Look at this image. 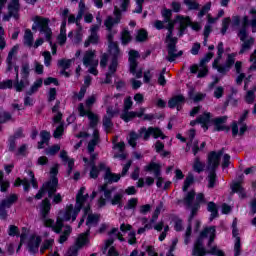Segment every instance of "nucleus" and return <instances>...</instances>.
Returning a JSON list of instances; mask_svg holds the SVG:
<instances>
[{
  "instance_id": "f257e3e1",
  "label": "nucleus",
  "mask_w": 256,
  "mask_h": 256,
  "mask_svg": "<svg viewBox=\"0 0 256 256\" xmlns=\"http://www.w3.org/2000/svg\"><path fill=\"white\" fill-rule=\"evenodd\" d=\"M87 199H89V194H85V187H81L76 195V205L73 207V204H70L66 207L65 210L59 212V219L56 221L53 231L55 233H61L63 229V221H75L77 219V215L83 209L84 216L80 220L78 227H81L83 223H85V217H87L86 225L88 227H93L99 223V216L95 214H91V207L87 204Z\"/></svg>"
},
{
  "instance_id": "f03ea898",
  "label": "nucleus",
  "mask_w": 256,
  "mask_h": 256,
  "mask_svg": "<svg viewBox=\"0 0 256 256\" xmlns=\"http://www.w3.org/2000/svg\"><path fill=\"white\" fill-rule=\"evenodd\" d=\"M215 237H217L215 226L204 228L194 242L193 249L204 251L208 253V255L225 256L223 250L219 249L217 245H213Z\"/></svg>"
},
{
  "instance_id": "7ed1b4c3",
  "label": "nucleus",
  "mask_w": 256,
  "mask_h": 256,
  "mask_svg": "<svg viewBox=\"0 0 256 256\" xmlns=\"http://www.w3.org/2000/svg\"><path fill=\"white\" fill-rule=\"evenodd\" d=\"M163 17V23H167L165 29H167L166 40L177 39V37H173V31H175V25L178 30V37H183L185 35V31H187V27H189V17L177 15L174 20H171L173 12L169 9L164 8L161 12Z\"/></svg>"
},
{
  "instance_id": "20e7f679",
  "label": "nucleus",
  "mask_w": 256,
  "mask_h": 256,
  "mask_svg": "<svg viewBox=\"0 0 256 256\" xmlns=\"http://www.w3.org/2000/svg\"><path fill=\"white\" fill-rule=\"evenodd\" d=\"M154 137V139H159V137H161V139H165L167 136L163 135V131H161V129L157 128V127H142L138 130V134L135 131H132L129 133L128 136V144L130 145V147H133L135 149V147H137V141L139 139H141V137H143L144 141H149V138Z\"/></svg>"
},
{
  "instance_id": "39448f33",
  "label": "nucleus",
  "mask_w": 256,
  "mask_h": 256,
  "mask_svg": "<svg viewBox=\"0 0 256 256\" xmlns=\"http://www.w3.org/2000/svg\"><path fill=\"white\" fill-rule=\"evenodd\" d=\"M98 191L100 193L104 192V197H105V198H103V196H101L99 198V200H98L99 207H105V205H107V201L109 203H111L112 205H117V207H119V209H121V207H123V190L115 193V191H117L116 187L107 189V184H104V185L98 187Z\"/></svg>"
},
{
  "instance_id": "423d86ee",
  "label": "nucleus",
  "mask_w": 256,
  "mask_h": 256,
  "mask_svg": "<svg viewBox=\"0 0 256 256\" xmlns=\"http://www.w3.org/2000/svg\"><path fill=\"white\" fill-rule=\"evenodd\" d=\"M249 25V17L244 16L242 20V27L238 30V37L241 41L239 55H245V53H249L251 49H253V45H255V38L249 36V32L247 31V26Z\"/></svg>"
},
{
  "instance_id": "0eeeda50",
  "label": "nucleus",
  "mask_w": 256,
  "mask_h": 256,
  "mask_svg": "<svg viewBox=\"0 0 256 256\" xmlns=\"http://www.w3.org/2000/svg\"><path fill=\"white\" fill-rule=\"evenodd\" d=\"M223 155V149L215 152L212 151L208 154V162H207V171H209L208 175V188L213 189L215 187V183H217V167H219V163L221 161V157Z\"/></svg>"
},
{
  "instance_id": "6e6552de",
  "label": "nucleus",
  "mask_w": 256,
  "mask_h": 256,
  "mask_svg": "<svg viewBox=\"0 0 256 256\" xmlns=\"http://www.w3.org/2000/svg\"><path fill=\"white\" fill-rule=\"evenodd\" d=\"M217 58L214 60L212 67L213 69H217L218 73H221L222 75H225L229 69H231V66L235 63V54H229L226 64L221 65L219 62L221 61L223 57V53H225V49L223 48V42H219L217 46Z\"/></svg>"
},
{
  "instance_id": "1a4fd4ad",
  "label": "nucleus",
  "mask_w": 256,
  "mask_h": 256,
  "mask_svg": "<svg viewBox=\"0 0 256 256\" xmlns=\"http://www.w3.org/2000/svg\"><path fill=\"white\" fill-rule=\"evenodd\" d=\"M131 229H133V226H131V224H125V223H122L120 225L121 232L119 231V228H112V230L108 233L110 239L106 240L103 253H105L107 249H109V247H111V245L115 243V239H118L119 241H125V238H123V235H125L127 231H131Z\"/></svg>"
},
{
  "instance_id": "9d476101",
  "label": "nucleus",
  "mask_w": 256,
  "mask_h": 256,
  "mask_svg": "<svg viewBox=\"0 0 256 256\" xmlns=\"http://www.w3.org/2000/svg\"><path fill=\"white\" fill-rule=\"evenodd\" d=\"M34 23L39 25L40 33L45 35L46 41L50 43L52 47V55H57V47L53 45V42H51V36L53 35V32L51 31V28H49V19L36 16L34 18Z\"/></svg>"
},
{
  "instance_id": "9b49d317",
  "label": "nucleus",
  "mask_w": 256,
  "mask_h": 256,
  "mask_svg": "<svg viewBox=\"0 0 256 256\" xmlns=\"http://www.w3.org/2000/svg\"><path fill=\"white\" fill-rule=\"evenodd\" d=\"M57 185H59V180L57 177L53 176L50 180L42 185L38 193L35 195V199H43V195L48 193V197L51 198L55 193H57Z\"/></svg>"
},
{
  "instance_id": "f8f14e48",
  "label": "nucleus",
  "mask_w": 256,
  "mask_h": 256,
  "mask_svg": "<svg viewBox=\"0 0 256 256\" xmlns=\"http://www.w3.org/2000/svg\"><path fill=\"white\" fill-rule=\"evenodd\" d=\"M77 111L80 117H88L89 127L97 131V125L99 124V116L91 110H85V104H78Z\"/></svg>"
},
{
  "instance_id": "ddd939ff",
  "label": "nucleus",
  "mask_w": 256,
  "mask_h": 256,
  "mask_svg": "<svg viewBox=\"0 0 256 256\" xmlns=\"http://www.w3.org/2000/svg\"><path fill=\"white\" fill-rule=\"evenodd\" d=\"M19 200V196L17 194H11L10 196L2 199L0 201V218L5 220L9 215L7 214V209H11L15 203Z\"/></svg>"
},
{
  "instance_id": "4468645a",
  "label": "nucleus",
  "mask_w": 256,
  "mask_h": 256,
  "mask_svg": "<svg viewBox=\"0 0 256 256\" xmlns=\"http://www.w3.org/2000/svg\"><path fill=\"white\" fill-rule=\"evenodd\" d=\"M177 41L178 39H171L166 40V49L168 56H166V60L169 61V63H173L177 57H181L183 55V51H177Z\"/></svg>"
},
{
  "instance_id": "2eb2a0df",
  "label": "nucleus",
  "mask_w": 256,
  "mask_h": 256,
  "mask_svg": "<svg viewBox=\"0 0 256 256\" xmlns=\"http://www.w3.org/2000/svg\"><path fill=\"white\" fill-rule=\"evenodd\" d=\"M88 235L89 229L86 231V233H82L78 236L75 245L70 247V249L68 250V256H77V253H79V249L89 243V238H87Z\"/></svg>"
},
{
  "instance_id": "dca6fc26",
  "label": "nucleus",
  "mask_w": 256,
  "mask_h": 256,
  "mask_svg": "<svg viewBox=\"0 0 256 256\" xmlns=\"http://www.w3.org/2000/svg\"><path fill=\"white\" fill-rule=\"evenodd\" d=\"M100 171H105L104 180L106 183H117L121 179V174L111 172V168L107 167L104 162L99 164Z\"/></svg>"
},
{
  "instance_id": "f3484780",
  "label": "nucleus",
  "mask_w": 256,
  "mask_h": 256,
  "mask_svg": "<svg viewBox=\"0 0 256 256\" xmlns=\"http://www.w3.org/2000/svg\"><path fill=\"white\" fill-rule=\"evenodd\" d=\"M21 6L19 5V0H12L8 5V15H4L3 21H10L11 17L16 20L19 19V9Z\"/></svg>"
},
{
  "instance_id": "a211bd4d",
  "label": "nucleus",
  "mask_w": 256,
  "mask_h": 256,
  "mask_svg": "<svg viewBox=\"0 0 256 256\" xmlns=\"http://www.w3.org/2000/svg\"><path fill=\"white\" fill-rule=\"evenodd\" d=\"M114 15L115 18H113L112 16H108L104 21V25L108 31H112L115 25H119V23H121V10H119L117 6L114 7Z\"/></svg>"
},
{
  "instance_id": "6ab92c4d",
  "label": "nucleus",
  "mask_w": 256,
  "mask_h": 256,
  "mask_svg": "<svg viewBox=\"0 0 256 256\" xmlns=\"http://www.w3.org/2000/svg\"><path fill=\"white\" fill-rule=\"evenodd\" d=\"M145 171H154V176L157 179V187H163V177H161V164L151 162L149 165L145 167Z\"/></svg>"
},
{
  "instance_id": "aec40b11",
  "label": "nucleus",
  "mask_w": 256,
  "mask_h": 256,
  "mask_svg": "<svg viewBox=\"0 0 256 256\" xmlns=\"http://www.w3.org/2000/svg\"><path fill=\"white\" fill-rule=\"evenodd\" d=\"M83 65L85 67H98L99 60L95 59V51L88 50L85 52L83 57Z\"/></svg>"
},
{
  "instance_id": "412c9836",
  "label": "nucleus",
  "mask_w": 256,
  "mask_h": 256,
  "mask_svg": "<svg viewBox=\"0 0 256 256\" xmlns=\"http://www.w3.org/2000/svg\"><path fill=\"white\" fill-rule=\"evenodd\" d=\"M183 105H185V96L183 95H176L173 96L169 101H168V107L170 109H177V111H179L180 109H182Z\"/></svg>"
},
{
  "instance_id": "4be33fe9",
  "label": "nucleus",
  "mask_w": 256,
  "mask_h": 256,
  "mask_svg": "<svg viewBox=\"0 0 256 256\" xmlns=\"http://www.w3.org/2000/svg\"><path fill=\"white\" fill-rule=\"evenodd\" d=\"M214 124V131H229V127L225 126L227 123V116H221L212 120Z\"/></svg>"
},
{
  "instance_id": "5701e85b",
  "label": "nucleus",
  "mask_w": 256,
  "mask_h": 256,
  "mask_svg": "<svg viewBox=\"0 0 256 256\" xmlns=\"http://www.w3.org/2000/svg\"><path fill=\"white\" fill-rule=\"evenodd\" d=\"M137 59H139V52L136 50H131L129 52V63H130V73H132V75H135L136 71H137Z\"/></svg>"
},
{
  "instance_id": "b1692460",
  "label": "nucleus",
  "mask_w": 256,
  "mask_h": 256,
  "mask_svg": "<svg viewBox=\"0 0 256 256\" xmlns=\"http://www.w3.org/2000/svg\"><path fill=\"white\" fill-rule=\"evenodd\" d=\"M232 235L235 237V244H234V256L241 255V238L239 237V229L232 228Z\"/></svg>"
},
{
  "instance_id": "393cba45",
  "label": "nucleus",
  "mask_w": 256,
  "mask_h": 256,
  "mask_svg": "<svg viewBox=\"0 0 256 256\" xmlns=\"http://www.w3.org/2000/svg\"><path fill=\"white\" fill-rule=\"evenodd\" d=\"M39 245H41V237L32 236L28 242V251L37 253V251H39Z\"/></svg>"
},
{
  "instance_id": "a878e982",
  "label": "nucleus",
  "mask_w": 256,
  "mask_h": 256,
  "mask_svg": "<svg viewBox=\"0 0 256 256\" xmlns=\"http://www.w3.org/2000/svg\"><path fill=\"white\" fill-rule=\"evenodd\" d=\"M97 145H99V130H94L93 139L89 141L87 146V151L89 155L95 152V147H97Z\"/></svg>"
},
{
  "instance_id": "bb28decb",
  "label": "nucleus",
  "mask_w": 256,
  "mask_h": 256,
  "mask_svg": "<svg viewBox=\"0 0 256 256\" xmlns=\"http://www.w3.org/2000/svg\"><path fill=\"white\" fill-rule=\"evenodd\" d=\"M60 158L64 163H68V170H67V175H71L73 172V167L75 166V160L69 159V156L67 155V151L62 150L60 152Z\"/></svg>"
},
{
  "instance_id": "cd10ccee",
  "label": "nucleus",
  "mask_w": 256,
  "mask_h": 256,
  "mask_svg": "<svg viewBox=\"0 0 256 256\" xmlns=\"http://www.w3.org/2000/svg\"><path fill=\"white\" fill-rule=\"evenodd\" d=\"M51 211V201H49L48 198H45L41 204H40V213L43 219L49 215V212Z\"/></svg>"
},
{
  "instance_id": "c85d7f7f",
  "label": "nucleus",
  "mask_w": 256,
  "mask_h": 256,
  "mask_svg": "<svg viewBox=\"0 0 256 256\" xmlns=\"http://www.w3.org/2000/svg\"><path fill=\"white\" fill-rule=\"evenodd\" d=\"M188 139L190 141V143H192V153L194 155H197V153H199V141L195 140L193 141V139H195V129H191L189 132H188Z\"/></svg>"
},
{
  "instance_id": "c756f323",
  "label": "nucleus",
  "mask_w": 256,
  "mask_h": 256,
  "mask_svg": "<svg viewBox=\"0 0 256 256\" xmlns=\"http://www.w3.org/2000/svg\"><path fill=\"white\" fill-rule=\"evenodd\" d=\"M197 121L202 125L204 131H207V129H209V126H207V124L211 121V113H203L197 118Z\"/></svg>"
},
{
  "instance_id": "7c9ffc66",
  "label": "nucleus",
  "mask_w": 256,
  "mask_h": 256,
  "mask_svg": "<svg viewBox=\"0 0 256 256\" xmlns=\"http://www.w3.org/2000/svg\"><path fill=\"white\" fill-rule=\"evenodd\" d=\"M109 53L112 59H119L121 57V50L117 43H112L108 45Z\"/></svg>"
},
{
  "instance_id": "2f4dec72",
  "label": "nucleus",
  "mask_w": 256,
  "mask_h": 256,
  "mask_svg": "<svg viewBox=\"0 0 256 256\" xmlns=\"http://www.w3.org/2000/svg\"><path fill=\"white\" fill-rule=\"evenodd\" d=\"M29 85V79L27 78H21L19 81V78H16V82L14 83V88L18 93H21L25 87H28Z\"/></svg>"
},
{
  "instance_id": "473e14b6",
  "label": "nucleus",
  "mask_w": 256,
  "mask_h": 256,
  "mask_svg": "<svg viewBox=\"0 0 256 256\" xmlns=\"http://www.w3.org/2000/svg\"><path fill=\"white\" fill-rule=\"evenodd\" d=\"M41 141L38 142V149H43V145L46 143H49V140L51 139V133L47 132L46 130H43L40 132Z\"/></svg>"
},
{
  "instance_id": "72a5a7b5",
  "label": "nucleus",
  "mask_w": 256,
  "mask_h": 256,
  "mask_svg": "<svg viewBox=\"0 0 256 256\" xmlns=\"http://www.w3.org/2000/svg\"><path fill=\"white\" fill-rule=\"evenodd\" d=\"M208 211L211 213L210 215V221H213V219L219 217V210L217 209V204L214 202L208 203Z\"/></svg>"
},
{
  "instance_id": "f704fd0d",
  "label": "nucleus",
  "mask_w": 256,
  "mask_h": 256,
  "mask_svg": "<svg viewBox=\"0 0 256 256\" xmlns=\"http://www.w3.org/2000/svg\"><path fill=\"white\" fill-rule=\"evenodd\" d=\"M232 193H238L241 199H245V197H247L245 194V189H243V186H241L239 182L232 185Z\"/></svg>"
},
{
  "instance_id": "c9c22d12",
  "label": "nucleus",
  "mask_w": 256,
  "mask_h": 256,
  "mask_svg": "<svg viewBox=\"0 0 256 256\" xmlns=\"http://www.w3.org/2000/svg\"><path fill=\"white\" fill-rule=\"evenodd\" d=\"M33 32L31 30L27 29L24 33V45L26 47H33Z\"/></svg>"
},
{
  "instance_id": "e433bc0d",
  "label": "nucleus",
  "mask_w": 256,
  "mask_h": 256,
  "mask_svg": "<svg viewBox=\"0 0 256 256\" xmlns=\"http://www.w3.org/2000/svg\"><path fill=\"white\" fill-rule=\"evenodd\" d=\"M42 85H43V79L36 80L31 86V88L26 92V95H33V93H37V91H39Z\"/></svg>"
},
{
  "instance_id": "4c0bfd02",
  "label": "nucleus",
  "mask_w": 256,
  "mask_h": 256,
  "mask_svg": "<svg viewBox=\"0 0 256 256\" xmlns=\"http://www.w3.org/2000/svg\"><path fill=\"white\" fill-rule=\"evenodd\" d=\"M120 117L123 119V121H125V123H129V121L137 117V112H129V110H124Z\"/></svg>"
},
{
  "instance_id": "58836bf2",
  "label": "nucleus",
  "mask_w": 256,
  "mask_h": 256,
  "mask_svg": "<svg viewBox=\"0 0 256 256\" xmlns=\"http://www.w3.org/2000/svg\"><path fill=\"white\" fill-rule=\"evenodd\" d=\"M71 226H65L63 233L60 235L59 243L63 244L67 239H69V235H71Z\"/></svg>"
},
{
  "instance_id": "ea45409f",
  "label": "nucleus",
  "mask_w": 256,
  "mask_h": 256,
  "mask_svg": "<svg viewBox=\"0 0 256 256\" xmlns=\"http://www.w3.org/2000/svg\"><path fill=\"white\" fill-rule=\"evenodd\" d=\"M193 169L196 171V173H201L205 171V163H202L201 160H199V157L195 158Z\"/></svg>"
},
{
  "instance_id": "a19ab883",
  "label": "nucleus",
  "mask_w": 256,
  "mask_h": 256,
  "mask_svg": "<svg viewBox=\"0 0 256 256\" xmlns=\"http://www.w3.org/2000/svg\"><path fill=\"white\" fill-rule=\"evenodd\" d=\"M99 43V35L91 34L88 39L84 42V47H89L90 44L97 45Z\"/></svg>"
},
{
  "instance_id": "79ce46f5",
  "label": "nucleus",
  "mask_w": 256,
  "mask_h": 256,
  "mask_svg": "<svg viewBox=\"0 0 256 256\" xmlns=\"http://www.w3.org/2000/svg\"><path fill=\"white\" fill-rule=\"evenodd\" d=\"M195 199V191H190L186 194L184 197V203L187 205V207H191L193 205V201Z\"/></svg>"
},
{
  "instance_id": "37998d69",
  "label": "nucleus",
  "mask_w": 256,
  "mask_h": 256,
  "mask_svg": "<svg viewBox=\"0 0 256 256\" xmlns=\"http://www.w3.org/2000/svg\"><path fill=\"white\" fill-rule=\"evenodd\" d=\"M75 61V59H61L58 60V67H61V69L67 70L71 67V63Z\"/></svg>"
},
{
  "instance_id": "c03bdc74",
  "label": "nucleus",
  "mask_w": 256,
  "mask_h": 256,
  "mask_svg": "<svg viewBox=\"0 0 256 256\" xmlns=\"http://www.w3.org/2000/svg\"><path fill=\"white\" fill-rule=\"evenodd\" d=\"M184 5H187L190 11H197L200 7L199 3L195 0H184Z\"/></svg>"
},
{
  "instance_id": "a18cd8bd",
  "label": "nucleus",
  "mask_w": 256,
  "mask_h": 256,
  "mask_svg": "<svg viewBox=\"0 0 256 256\" xmlns=\"http://www.w3.org/2000/svg\"><path fill=\"white\" fill-rule=\"evenodd\" d=\"M211 11V2H207L202 9L198 12V18L202 19V17H205Z\"/></svg>"
},
{
  "instance_id": "49530a36",
  "label": "nucleus",
  "mask_w": 256,
  "mask_h": 256,
  "mask_svg": "<svg viewBox=\"0 0 256 256\" xmlns=\"http://www.w3.org/2000/svg\"><path fill=\"white\" fill-rule=\"evenodd\" d=\"M31 69L29 67V63H24L22 64V68H21V78L22 79H29V73H30Z\"/></svg>"
},
{
  "instance_id": "de8ad7c7",
  "label": "nucleus",
  "mask_w": 256,
  "mask_h": 256,
  "mask_svg": "<svg viewBox=\"0 0 256 256\" xmlns=\"http://www.w3.org/2000/svg\"><path fill=\"white\" fill-rule=\"evenodd\" d=\"M59 151H61V146H59V144H56L54 146H51L50 148H47L45 150V154L53 156V155H57V153H59Z\"/></svg>"
},
{
  "instance_id": "09e8293b",
  "label": "nucleus",
  "mask_w": 256,
  "mask_h": 256,
  "mask_svg": "<svg viewBox=\"0 0 256 256\" xmlns=\"http://www.w3.org/2000/svg\"><path fill=\"white\" fill-rule=\"evenodd\" d=\"M16 186L23 185L24 191H29V188L31 187V184L29 183V180L27 178H24L23 180L21 178H18L15 183Z\"/></svg>"
},
{
  "instance_id": "8fccbe9b",
  "label": "nucleus",
  "mask_w": 256,
  "mask_h": 256,
  "mask_svg": "<svg viewBox=\"0 0 256 256\" xmlns=\"http://www.w3.org/2000/svg\"><path fill=\"white\" fill-rule=\"evenodd\" d=\"M229 25H231V17L224 18L222 20V28H221L222 35H226L227 30L229 29Z\"/></svg>"
},
{
  "instance_id": "3c124183",
  "label": "nucleus",
  "mask_w": 256,
  "mask_h": 256,
  "mask_svg": "<svg viewBox=\"0 0 256 256\" xmlns=\"http://www.w3.org/2000/svg\"><path fill=\"white\" fill-rule=\"evenodd\" d=\"M97 101V95L93 94L91 96H89L86 99V111H91V107H93V105H95V102Z\"/></svg>"
},
{
  "instance_id": "603ef678",
  "label": "nucleus",
  "mask_w": 256,
  "mask_h": 256,
  "mask_svg": "<svg viewBox=\"0 0 256 256\" xmlns=\"http://www.w3.org/2000/svg\"><path fill=\"white\" fill-rule=\"evenodd\" d=\"M250 15H252V19L250 21V27H252V33H256V10L252 8L250 10Z\"/></svg>"
},
{
  "instance_id": "864d4df0",
  "label": "nucleus",
  "mask_w": 256,
  "mask_h": 256,
  "mask_svg": "<svg viewBox=\"0 0 256 256\" xmlns=\"http://www.w3.org/2000/svg\"><path fill=\"white\" fill-rule=\"evenodd\" d=\"M113 118L104 116L103 117V127L105 128L106 133H109V129L113 127V122L111 121Z\"/></svg>"
},
{
  "instance_id": "5fc2aeb1",
  "label": "nucleus",
  "mask_w": 256,
  "mask_h": 256,
  "mask_svg": "<svg viewBox=\"0 0 256 256\" xmlns=\"http://www.w3.org/2000/svg\"><path fill=\"white\" fill-rule=\"evenodd\" d=\"M122 45H127L131 41V33L128 30H124L121 36Z\"/></svg>"
},
{
  "instance_id": "6e6d98bb",
  "label": "nucleus",
  "mask_w": 256,
  "mask_h": 256,
  "mask_svg": "<svg viewBox=\"0 0 256 256\" xmlns=\"http://www.w3.org/2000/svg\"><path fill=\"white\" fill-rule=\"evenodd\" d=\"M207 73H209V69L205 64L201 65L200 63V68H198V79H201L202 77H206Z\"/></svg>"
},
{
  "instance_id": "4d7b16f0",
  "label": "nucleus",
  "mask_w": 256,
  "mask_h": 256,
  "mask_svg": "<svg viewBox=\"0 0 256 256\" xmlns=\"http://www.w3.org/2000/svg\"><path fill=\"white\" fill-rule=\"evenodd\" d=\"M9 187V182L3 180V172L0 171V191L5 193Z\"/></svg>"
},
{
  "instance_id": "13d9d810",
  "label": "nucleus",
  "mask_w": 256,
  "mask_h": 256,
  "mask_svg": "<svg viewBox=\"0 0 256 256\" xmlns=\"http://www.w3.org/2000/svg\"><path fill=\"white\" fill-rule=\"evenodd\" d=\"M255 91L256 88H253L252 90H249L246 94V103H249L250 105L255 101Z\"/></svg>"
},
{
  "instance_id": "bf43d9fd",
  "label": "nucleus",
  "mask_w": 256,
  "mask_h": 256,
  "mask_svg": "<svg viewBox=\"0 0 256 256\" xmlns=\"http://www.w3.org/2000/svg\"><path fill=\"white\" fill-rule=\"evenodd\" d=\"M189 97L195 103H198V101H203V99H205V95H203L201 93L194 94L193 92H189Z\"/></svg>"
},
{
  "instance_id": "052dcab7",
  "label": "nucleus",
  "mask_w": 256,
  "mask_h": 256,
  "mask_svg": "<svg viewBox=\"0 0 256 256\" xmlns=\"http://www.w3.org/2000/svg\"><path fill=\"white\" fill-rule=\"evenodd\" d=\"M85 93H87V86H82L79 93L74 94V97L78 99V101H83Z\"/></svg>"
},
{
  "instance_id": "680f3d73",
  "label": "nucleus",
  "mask_w": 256,
  "mask_h": 256,
  "mask_svg": "<svg viewBox=\"0 0 256 256\" xmlns=\"http://www.w3.org/2000/svg\"><path fill=\"white\" fill-rule=\"evenodd\" d=\"M53 243V239L45 240L40 248V253H45L46 249H51V247H53Z\"/></svg>"
},
{
  "instance_id": "e2e57ef3",
  "label": "nucleus",
  "mask_w": 256,
  "mask_h": 256,
  "mask_svg": "<svg viewBox=\"0 0 256 256\" xmlns=\"http://www.w3.org/2000/svg\"><path fill=\"white\" fill-rule=\"evenodd\" d=\"M136 40L139 43H143V41H147V31L145 30H139L138 34L136 36Z\"/></svg>"
},
{
  "instance_id": "0e129e2a",
  "label": "nucleus",
  "mask_w": 256,
  "mask_h": 256,
  "mask_svg": "<svg viewBox=\"0 0 256 256\" xmlns=\"http://www.w3.org/2000/svg\"><path fill=\"white\" fill-rule=\"evenodd\" d=\"M118 60L119 59L112 58L111 63L109 65L108 73H111L113 75V73H115L117 71V66L119 65Z\"/></svg>"
},
{
  "instance_id": "69168bd1",
  "label": "nucleus",
  "mask_w": 256,
  "mask_h": 256,
  "mask_svg": "<svg viewBox=\"0 0 256 256\" xmlns=\"http://www.w3.org/2000/svg\"><path fill=\"white\" fill-rule=\"evenodd\" d=\"M135 207H137V198H131L128 200L127 205L124 206V209L129 211L131 209H135Z\"/></svg>"
},
{
  "instance_id": "338daca9",
  "label": "nucleus",
  "mask_w": 256,
  "mask_h": 256,
  "mask_svg": "<svg viewBox=\"0 0 256 256\" xmlns=\"http://www.w3.org/2000/svg\"><path fill=\"white\" fill-rule=\"evenodd\" d=\"M43 57H44V65L46 67H50L51 66V61H52V57H51V52L49 51H45L43 52Z\"/></svg>"
},
{
  "instance_id": "774afa93",
  "label": "nucleus",
  "mask_w": 256,
  "mask_h": 256,
  "mask_svg": "<svg viewBox=\"0 0 256 256\" xmlns=\"http://www.w3.org/2000/svg\"><path fill=\"white\" fill-rule=\"evenodd\" d=\"M91 171H90V178L91 179H97L99 177V171H101V168H99V165H98V168L94 165V166H91Z\"/></svg>"
}]
</instances>
